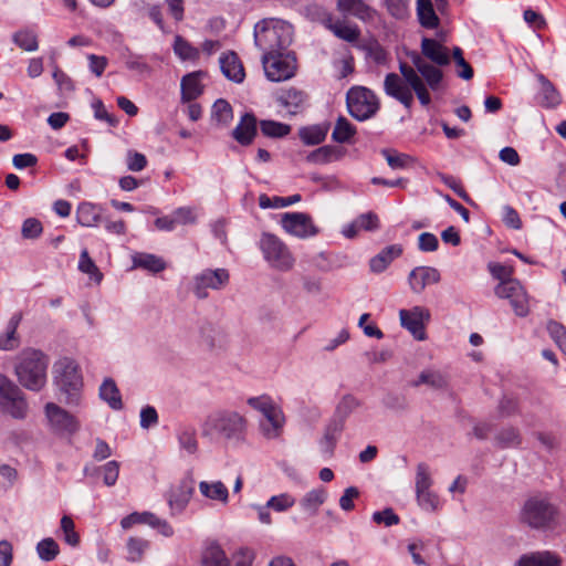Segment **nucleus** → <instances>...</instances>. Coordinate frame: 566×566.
Returning <instances> with one entry per match:
<instances>
[{
	"mask_svg": "<svg viewBox=\"0 0 566 566\" xmlns=\"http://www.w3.org/2000/svg\"><path fill=\"white\" fill-rule=\"evenodd\" d=\"M327 134L326 126H311L300 130V137L306 145H318L324 142Z\"/></svg>",
	"mask_w": 566,
	"mask_h": 566,
	"instance_id": "45",
	"label": "nucleus"
},
{
	"mask_svg": "<svg viewBox=\"0 0 566 566\" xmlns=\"http://www.w3.org/2000/svg\"><path fill=\"white\" fill-rule=\"evenodd\" d=\"M97 472L102 473L103 482L105 485L113 486L116 484L118 475H119V463L115 460H112L99 468H93V469H90L88 467L84 468V473L86 475H94Z\"/></svg>",
	"mask_w": 566,
	"mask_h": 566,
	"instance_id": "37",
	"label": "nucleus"
},
{
	"mask_svg": "<svg viewBox=\"0 0 566 566\" xmlns=\"http://www.w3.org/2000/svg\"><path fill=\"white\" fill-rule=\"evenodd\" d=\"M19 321L13 318L9 322L8 331L0 336V349L12 350L18 346L17 327Z\"/></svg>",
	"mask_w": 566,
	"mask_h": 566,
	"instance_id": "53",
	"label": "nucleus"
},
{
	"mask_svg": "<svg viewBox=\"0 0 566 566\" xmlns=\"http://www.w3.org/2000/svg\"><path fill=\"white\" fill-rule=\"evenodd\" d=\"M417 15L423 28L434 29L439 25L440 20L431 0H417Z\"/></svg>",
	"mask_w": 566,
	"mask_h": 566,
	"instance_id": "35",
	"label": "nucleus"
},
{
	"mask_svg": "<svg viewBox=\"0 0 566 566\" xmlns=\"http://www.w3.org/2000/svg\"><path fill=\"white\" fill-rule=\"evenodd\" d=\"M255 553L241 547L234 555V566H253ZM201 566H232L231 559L223 547L216 541L208 542L201 552Z\"/></svg>",
	"mask_w": 566,
	"mask_h": 566,
	"instance_id": "7",
	"label": "nucleus"
},
{
	"mask_svg": "<svg viewBox=\"0 0 566 566\" xmlns=\"http://www.w3.org/2000/svg\"><path fill=\"white\" fill-rule=\"evenodd\" d=\"M496 441L502 448H511L521 443V437L514 428H505L499 432Z\"/></svg>",
	"mask_w": 566,
	"mask_h": 566,
	"instance_id": "56",
	"label": "nucleus"
},
{
	"mask_svg": "<svg viewBox=\"0 0 566 566\" xmlns=\"http://www.w3.org/2000/svg\"><path fill=\"white\" fill-rule=\"evenodd\" d=\"M212 117L220 124H228L232 117V107L226 99H218L212 106Z\"/></svg>",
	"mask_w": 566,
	"mask_h": 566,
	"instance_id": "52",
	"label": "nucleus"
},
{
	"mask_svg": "<svg viewBox=\"0 0 566 566\" xmlns=\"http://www.w3.org/2000/svg\"><path fill=\"white\" fill-rule=\"evenodd\" d=\"M55 382L66 396V403L77 405L83 386L78 365L70 358H62L54 365Z\"/></svg>",
	"mask_w": 566,
	"mask_h": 566,
	"instance_id": "5",
	"label": "nucleus"
},
{
	"mask_svg": "<svg viewBox=\"0 0 566 566\" xmlns=\"http://www.w3.org/2000/svg\"><path fill=\"white\" fill-rule=\"evenodd\" d=\"M198 488L200 494L207 500L221 504L229 502V490L222 481H201Z\"/></svg>",
	"mask_w": 566,
	"mask_h": 566,
	"instance_id": "27",
	"label": "nucleus"
},
{
	"mask_svg": "<svg viewBox=\"0 0 566 566\" xmlns=\"http://www.w3.org/2000/svg\"><path fill=\"white\" fill-rule=\"evenodd\" d=\"M426 385L434 390H443L449 385V379L446 373L436 368H426L420 371L418 378L413 380L412 386L419 387Z\"/></svg>",
	"mask_w": 566,
	"mask_h": 566,
	"instance_id": "24",
	"label": "nucleus"
},
{
	"mask_svg": "<svg viewBox=\"0 0 566 566\" xmlns=\"http://www.w3.org/2000/svg\"><path fill=\"white\" fill-rule=\"evenodd\" d=\"M433 480L431 471L427 463L421 462L417 465L415 478V491L418 505L428 512H436L440 509L439 496L431 491Z\"/></svg>",
	"mask_w": 566,
	"mask_h": 566,
	"instance_id": "11",
	"label": "nucleus"
},
{
	"mask_svg": "<svg viewBox=\"0 0 566 566\" xmlns=\"http://www.w3.org/2000/svg\"><path fill=\"white\" fill-rule=\"evenodd\" d=\"M174 52L182 61H196L200 52L180 35H176L174 41Z\"/></svg>",
	"mask_w": 566,
	"mask_h": 566,
	"instance_id": "41",
	"label": "nucleus"
},
{
	"mask_svg": "<svg viewBox=\"0 0 566 566\" xmlns=\"http://www.w3.org/2000/svg\"><path fill=\"white\" fill-rule=\"evenodd\" d=\"M126 165L128 170L138 172L146 168L147 158L142 153L136 150H128L126 154Z\"/></svg>",
	"mask_w": 566,
	"mask_h": 566,
	"instance_id": "57",
	"label": "nucleus"
},
{
	"mask_svg": "<svg viewBox=\"0 0 566 566\" xmlns=\"http://www.w3.org/2000/svg\"><path fill=\"white\" fill-rule=\"evenodd\" d=\"M265 421L261 422V430L264 437L268 439H274L279 437L283 424L285 422V417L282 409L275 403L263 413Z\"/></svg>",
	"mask_w": 566,
	"mask_h": 566,
	"instance_id": "22",
	"label": "nucleus"
},
{
	"mask_svg": "<svg viewBox=\"0 0 566 566\" xmlns=\"http://www.w3.org/2000/svg\"><path fill=\"white\" fill-rule=\"evenodd\" d=\"M49 357L40 349L24 348L15 358L14 374L24 388L40 391L46 384Z\"/></svg>",
	"mask_w": 566,
	"mask_h": 566,
	"instance_id": "2",
	"label": "nucleus"
},
{
	"mask_svg": "<svg viewBox=\"0 0 566 566\" xmlns=\"http://www.w3.org/2000/svg\"><path fill=\"white\" fill-rule=\"evenodd\" d=\"M262 64L268 80L271 82H282L294 76L296 70V60L290 52H277L273 54H263Z\"/></svg>",
	"mask_w": 566,
	"mask_h": 566,
	"instance_id": "12",
	"label": "nucleus"
},
{
	"mask_svg": "<svg viewBox=\"0 0 566 566\" xmlns=\"http://www.w3.org/2000/svg\"><path fill=\"white\" fill-rule=\"evenodd\" d=\"M431 318L430 311L423 306H413L399 311L400 325L407 329L416 340H426V325Z\"/></svg>",
	"mask_w": 566,
	"mask_h": 566,
	"instance_id": "15",
	"label": "nucleus"
},
{
	"mask_svg": "<svg viewBox=\"0 0 566 566\" xmlns=\"http://www.w3.org/2000/svg\"><path fill=\"white\" fill-rule=\"evenodd\" d=\"M421 53H412L411 64L399 63V72L388 73L384 80V91L405 108L413 105L415 95L422 106L431 103L429 90H440L443 81L442 66L450 63V51L442 39L422 38Z\"/></svg>",
	"mask_w": 566,
	"mask_h": 566,
	"instance_id": "1",
	"label": "nucleus"
},
{
	"mask_svg": "<svg viewBox=\"0 0 566 566\" xmlns=\"http://www.w3.org/2000/svg\"><path fill=\"white\" fill-rule=\"evenodd\" d=\"M538 81L541 83L539 105L546 108L557 107L562 102L559 92L544 75H539Z\"/></svg>",
	"mask_w": 566,
	"mask_h": 566,
	"instance_id": "33",
	"label": "nucleus"
},
{
	"mask_svg": "<svg viewBox=\"0 0 566 566\" xmlns=\"http://www.w3.org/2000/svg\"><path fill=\"white\" fill-rule=\"evenodd\" d=\"M355 133L356 129L349 120L344 116H339L332 133V138L336 143L344 144L348 143Z\"/></svg>",
	"mask_w": 566,
	"mask_h": 566,
	"instance_id": "40",
	"label": "nucleus"
},
{
	"mask_svg": "<svg viewBox=\"0 0 566 566\" xmlns=\"http://www.w3.org/2000/svg\"><path fill=\"white\" fill-rule=\"evenodd\" d=\"M260 128L265 136L275 138L284 137L291 132L289 125L275 120H261Z\"/></svg>",
	"mask_w": 566,
	"mask_h": 566,
	"instance_id": "48",
	"label": "nucleus"
},
{
	"mask_svg": "<svg viewBox=\"0 0 566 566\" xmlns=\"http://www.w3.org/2000/svg\"><path fill=\"white\" fill-rule=\"evenodd\" d=\"M327 499V493L324 488H317L308 491L300 501L302 510L310 515H315L321 505Z\"/></svg>",
	"mask_w": 566,
	"mask_h": 566,
	"instance_id": "34",
	"label": "nucleus"
},
{
	"mask_svg": "<svg viewBox=\"0 0 566 566\" xmlns=\"http://www.w3.org/2000/svg\"><path fill=\"white\" fill-rule=\"evenodd\" d=\"M158 523V517L149 512H143V513H132L127 516H125L120 521V525L124 530H127L132 527L135 524H148L150 526L155 525V523Z\"/></svg>",
	"mask_w": 566,
	"mask_h": 566,
	"instance_id": "46",
	"label": "nucleus"
},
{
	"mask_svg": "<svg viewBox=\"0 0 566 566\" xmlns=\"http://www.w3.org/2000/svg\"><path fill=\"white\" fill-rule=\"evenodd\" d=\"M256 135V118L253 114H244L232 132L233 138L241 145H250Z\"/></svg>",
	"mask_w": 566,
	"mask_h": 566,
	"instance_id": "25",
	"label": "nucleus"
},
{
	"mask_svg": "<svg viewBox=\"0 0 566 566\" xmlns=\"http://www.w3.org/2000/svg\"><path fill=\"white\" fill-rule=\"evenodd\" d=\"M495 294L500 298H507L517 316L524 317L530 312L527 295L517 280L500 282L495 287Z\"/></svg>",
	"mask_w": 566,
	"mask_h": 566,
	"instance_id": "16",
	"label": "nucleus"
},
{
	"mask_svg": "<svg viewBox=\"0 0 566 566\" xmlns=\"http://www.w3.org/2000/svg\"><path fill=\"white\" fill-rule=\"evenodd\" d=\"M268 507L275 512H285L295 504V499L289 493H281L268 500Z\"/></svg>",
	"mask_w": 566,
	"mask_h": 566,
	"instance_id": "54",
	"label": "nucleus"
},
{
	"mask_svg": "<svg viewBox=\"0 0 566 566\" xmlns=\"http://www.w3.org/2000/svg\"><path fill=\"white\" fill-rule=\"evenodd\" d=\"M133 265L134 268H140L154 273L164 271L166 268L161 258L150 253H135L133 255Z\"/></svg>",
	"mask_w": 566,
	"mask_h": 566,
	"instance_id": "38",
	"label": "nucleus"
},
{
	"mask_svg": "<svg viewBox=\"0 0 566 566\" xmlns=\"http://www.w3.org/2000/svg\"><path fill=\"white\" fill-rule=\"evenodd\" d=\"M195 492V481L191 476L181 479L168 492L167 501L171 514H180L188 505Z\"/></svg>",
	"mask_w": 566,
	"mask_h": 566,
	"instance_id": "18",
	"label": "nucleus"
},
{
	"mask_svg": "<svg viewBox=\"0 0 566 566\" xmlns=\"http://www.w3.org/2000/svg\"><path fill=\"white\" fill-rule=\"evenodd\" d=\"M36 552L42 560H53L59 554V545L53 538H44L36 545Z\"/></svg>",
	"mask_w": 566,
	"mask_h": 566,
	"instance_id": "51",
	"label": "nucleus"
},
{
	"mask_svg": "<svg viewBox=\"0 0 566 566\" xmlns=\"http://www.w3.org/2000/svg\"><path fill=\"white\" fill-rule=\"evenodd\" d=\"M514 566H560V559L552 552L542 551L522 555Z\"/></svg>",
	"mask_w": 566,
	"mask_h": 566,
	"instance_id": "26",
	"label": "nucleus"
},
{
	"mask_svg": "<svg viewBox=\"0 0 566 566\" xmlns=\"http://www.w3.org/2000/svg\"><path fill=\"white\" fill-rule=\"evenodd\" d=\"M12 41L15 45L27 52H34L39 49L36 33L31 29H21L13 33Z\"/></svg>",
	"mask_w": 566,
	"mask_h": 566,
	"instance_id": "39",
	"label": "nucleus"
},
{
	"mask_svg": "<svg viewBox=\"0 0 566 566\" xmlns=\"http://www.w3.org/2000/svg\"><path fill=\"white\" fill-rule=\"evenodd\" d=\"M230 274L227 269H206L192 279V292L197 298L208 297V290H222L229 284Z\"/></svg>",
	"mask_w": 566,
	"mask_h": 566,
	"instance_id": "13",
	"label": "nucleus"
},
{
	"mask_svg": "<svg viewBox=\"0 0 566 566\" xmlns=\"http://www.w3.org/2000/svg\"><path fill=\"white\" fill-rule=\"evenodd\" d=\"M220 69L222 74L230 81L235 83L243 82L245 77L243 65L237 55V53L230 51L228 53H223L220 59Z\"/></svg>",
	"mask_w": 566,
	"mask_h": 566,
	"instance_id": "21",
	"label": "nucleus"
},
{
	"mask_svg": "<svg viewBox=\"0 0 566 566\" xmlns=\"http://www.w3.org/2000/svg\"><path fill=\"white\" fill-rule=\"evenodd\" d=\"M343 429L340 423L329 422L325 429L323 438L319 440V452L325 460L331 459L334 454L335 447L340 437Z\"/></svg>",
	"mask_w": 566,
	"mask_h": 566,
	"instance_id": "28",
	"label": "nucleus"
},
{
	"mask_svg": "<svg viewBox=\"0 0 566 566\" xmlns=\"http://www.w3.org/2000/svg\"><path fill=\"white\" fill-rule=\"evenodd\" d=\"M61 530L64 534V541L70 545V546H77L78 543H80V536L78 534L75 532V525H74V522L73 520L67 516V515H64L62 518H61Z\"/></svg>",
	"mask_w": 566,
	"mask_h": 566,
	"instance_id": "55",
	"label": "nucleus"
},
{
	"mask_svg": "<svg viewBox=\"0 0 566 566\" xmlns=\"http://www.w3.org/2000/svg\"><path fill=\"white\" fill-rule=\"evenodd\" d=\"M335 149L331 146H323L318 149L312 151L307 156V161L314 164H326L331 160L332 156L335 154Z\"/></svg>",
	"mask_w": 566,
	"mask_h": 566,
	"instance_id": "61",
	"label": "nucleus"
},
{
	"mask_svg": "<svg viewBox=\"0 0 566 566\" xmlns=\"http://www.w3.org/2000/svg\"><path fill=\"white\" fill-rule=\"evenodd\" d=\"M346 102L349 114L358 120L370 118L379 108L376 95L366 87H352L347 92Z\"/></svg>",
	"mask_w": 566,
	"mask_h": 566,
	"instance_id": "8",
	"label": "nucleus"
},
{
	"mask_svg": "<svg viewBox=\"0 0 566 566\" xmlns=\"http://www.w3.org/2000/svg\"><path fill=\"white\" fill-rule=\"evenodd\" d=\"M555 515V507L546 499L534 496L524 503L521 520L533 528H542L549 526Z\"/></svg>",
	"mask_w": 566,
	"mask_h": 566,
	"instance_id": "9",
	"label": "nucleus"
},
{
	"mask_svg": "<svg viewBox=\"0 0 566 566\" xmlns=\"http://www.w3.org/2000/svg\"><path fill=\"white\" fill-rule=\"evenodd\" d=\"M205 76V72L196 71L181 78V102L190 103L202 94L203 85L201 81Z\"/></svg>",
	"mask_w": 566,
	"mask_h": 566,
	"instance_id": "20",
	"label": "nucleus"
},
{
	"mask_svg": "<svg viewBox=\"0 0 566 566\" xmlns=\"http://www.w3.org/2000/svg\"><path fill=\"white\" fill-rule=\"evenodd\" d=\"M280 224L286 233L298 239L312 238L319 232L312 217L304 212H285L281 216Z\"/></svg>",
	"mask_w": 566,
	"mask_h": 566,
	"instance_id": "14",
	"label": "nucleus"
},
{
	"mask_svg": "<svg viewBox=\"0 0 566 566\" xmlns=\"http://www.w3.org/2000/svg\"><path fill=\"white\" fill-rule=\"evenodd\" d=\"M381 155L385 157L388 166L391 169H405L413 163L411 156L402 153H398L394 149H382Z\"/></svg>",
	"mask_w": 566,
	"mask_h": 566,
	"instance_id": "44",
	"label": "nucleus"
},
{
	"mask_svg": "<svg viewBox=\"0 0 566 566\" xmlns=\"http://www.w3.org/2000/svg\"><path fill=\"white\" fill-rule=\"evenodd\" d=\"M140 427L143 429H149L158 423V413L151 406H146L140 410Z\"/></svg>",
	"mask_w": 566,
	"mask_h": 566,
	"instance_id": "64",
	"label": "nucleus"
},
{
	"mask_svg": "<svg viewBox=\"0 0 566 566\" xmlns=\"http://www.w3.org/2000/svg\"><path fill=\"white\" fill-rule=\"evenodd\" d=\"M76 219L83 227H96L102 221V207L92 202H82L76 209Z\"/></svg>",
	"mask_w": 566,
	"mask_h": 566,
	"instance_id": "30",
	"label": "nucleus"
},
{
	"mask_svg": "<svg viewBox=\"0 0 566 566\" xmlns=\"http://www.w3.org/2000/svg\"><path fill=\"white\" fill-rule=\"evenodd\" d=\"M125 65L127 69L132 71H136L139 74L150 73V66L145 62L142 55H137L134 53H128L125 59Z\"/></svg>",
	"mask_w": 566,
	"mask_h": 566,
	"instance_id": "58",
	"label": "nucleus"
},
{
	"mask_svg": "<svg viewBox=\"0 0 566 566\" xmlns=\"http://www.w3.org/2000/svg\"><path fill=\"white\" fill-rule=\"evenodd\" d=\"M373 521L377 524L392 526L399 523V516L392 511V509H385L384 511L374 512Z\"/></svg>",
	"mask_w": 566,
	"mask_h": 566,
	"instance_id": "59",
	"label": "nucleus"
},
{
	"mask_svg": "<svg viewBox=\"0 0 566 566\" xmlns=\"http://www.w3.org/2000/svg\"><path fill=\"white\" fill-rule=\"evenodd\" d=\"M409 286L416 294H420L427 285L436 284L440 281V273L431 266H417L409 273Z\"/></svg>",
	"mask_w": 566,
	"mask_h": 566,
	"instance_id": "19",
	"label": "nucleus"
},
{
	"mask_svg": "<svg viewBox=\"0 0 566 566\" xmlns=\"http://www.w3.org/2000/svg\"><path fill=\"white\" fill-rule=\"evenodd\" d=\"M78 270L87 275L95 282L101 283L103 279L102 272L96 266L95 262L91 259L86 249L82 250L78 261Z\"/></svg>",
	"mask_w": 566,
	"mask_h": 566,
	"instance_id": "43",
	"label": "nucleus"
},
{
	"mask_svg": "<svg viewBox=\"0 0 566 566\" xmlns=\"http://www.w3.org/2000/svg\"><path fill=\"white\" fill-rule=\"evenodd\" d=\"M0 407L17 419L24 418L28 410L22 390L4 375H0Z\"/></svg>",
	"mask_w": 566,
	"mask_h": 566,
	"instance_id": "10",
	"label": "nucleus"
},
{
	"mask_svg": "<svg viewBox=\"0 0 566 566\" xmlns=\"http://www.w3.org/2000/svg\"><path fill=\"white\" fill-rule=\"evenodd\" d=\"M293 28L279 19H263L254 25V43L263 54L285 51L292 43Z\"/></svg>",
	"mask_w": 566,
	"mask_h": 566,
	"instance_id": "3",
	"label": "nucleus"
},
{
	"mask_svg": "<svg viewBox=\"0 0 566 566\" xmlns=\"http://www.w3.org/2000/svg\"><path fill=\"white\" fill-rule=\"evenodd\" d=\"M42 224L38 219L29 218L22 224V235L25 239H35L42 233Z\"/></svg>",
	"mask_w": 566,
	"mask_h": 566,
	"instance_id": "62",
	"label": "nucleus"
},
{
	"mask_svg": "<svg viewBox=\"0 0 566 566\" xmlns=\"http://www.w3.org/2000/svg\"><path fill=\"white\" fill-rule=\"evenodd\" d=\"M180 449L188 455L195 454L198 450V441L193 429H182L178 433Z\"/></svg>",
	"mask_w": 566,
	"mask_h": 566,
	"instance_id": "47",
	"label": "nucleus"
},
{
	"mask_svg": "<svg viewBox=\"0 0 566 566\" xmlns=\"http://www.w3.org/2000/svg\"><path fill=\"white\" fill-rule=\"evenodd\" d=\"M149 544L146 539L140 537H130L127 541L128 560L139 562L148 548Z\"/></svg>",
	"mask_w": 566,
	"mask_h": 566,
	"instance_id": "49",
	"label": "nucleus"
},
{
	"mask_svg": "<svg viewBox=\"0 0 566 566\" xmlns=\"http://www.w3.org/2000/svg\"><path fill=\"white\" fill-rule=\"evenodd\" d=\"M329 28L337 38L347 42H355L360 35V31L356 25L343 21H337L331 24Z\"/></svg>",
	"mask_w": 566,
	"mask_h": 566,
	"instance_id": "42",
	"label": "nucleus"
},
{
	"mask_svg": "<svg viewBox=\"0 0 566 566\" xmlns=\"http://www.w3.org/2000/svg\"><path fill=\"white\" fill-rule=\"evenodd\" d=\"M410 0H385L387 11L391 17L398 20H405L409 17Z\"/></svg>",
	"mask_w": 566,
	"mask_h": 566,
	"instance_id": "50",
	"label": "nucleus"
},
{
	"mask_svg": "<svg viewBox=\"0 0 566 566\" xmlns=\"http://www.w3.org/2000/svg\"><path fill=\"white\" fill-rule=\"evenodd\" d=\"M247 419L234 410L219 409L211 412L203 424V434H216L226 440L239 441L247 431Z\"/></svg>",
	"mask_w": 566,
	"mask_h": 566,
	"instance_id": "4",
	"label": "nucleus"
},
{
	"mask_svg": "<svg viewBox=\"0 0 566 566\" xmlns=\"http://www.w3.org/2000/svg\"><path fill=\"white\" fill-rule=\"evenodd\" d=\"M259 248L271 268L286 272L294 266L295 259L292 252L277 235L263 232L260 237Z\"/></svg>",
	"mask_w": 566,
	"mask_h": 566,
	"instance_id": "6",
	"label": "nucleus"
},
{
	"mask_svg": "<svg viewBox=\"0 0 566 566\" xmlns=\"http://www.w3.org/2000/svg\"><path fill=\"white\" fill-rule=\"evenodd\" d=\"M439 247L438 238L430 232H423L418 238V248L422 252H433Z\"/></svg>",
	"mask_w": 566,
	"mask_h": 566,
	"instance_id": "63",
	"label": "nucleus"
},
{
	"mask_svg": "<svg viewBox=\"0 0 566 566\" xmlns=\"http://www.w3.org/2000/svg\"><path fill=\"white\" fill-rule=\"evenodd\" d=\"M337 9L345 15H350L361 21H370L375 14V10L364 0H338Z\"/></svg>",
	"mask_w": 566,
	"mask_h": 566,
	"instance_id": "23",
	"label": "nucleus"
},
{
	"mask_svg": "<svg viewBox=\"0 0 566 566\" xmlns=\"http://www.w3.org/2000/svg\"><path fill=\"white\" fill-rule=\"evenodd\" d=\"M360 406L361 401L355 396L350 394L343 396L336 406L334 418L331 422L340 423L344 430L346 419Z\"/></svg>",
	"mask_w": 566,
	"mask_h": 566,
	"instance_id": "29",
	"label": "nucleus"
},
{
	"mask_svg": "<svg viewBox=\"0 0 566 566\" xmlns=\"http://www.w3.org/2000/svg\"><path fill=\"white\" fill-rule=\"evenodd\" d=\"M88 61V69L90 71L96 76L101 77L105 71V69L108 65V60L105 56L96 55V54H88L87 55Z\"/></svg>",
	"mask_w": 566,
	"mask_h": 566,
	"instance_id": "60",
	"label": "nucleus"
},
{
	"mask_svg": "<svg viewBox=\"0 0 566 566\" xmlns=\"http://www.w3.org/2000/svg\"><path fill=\"white\" fill-rule=\"evenodd\" d=\"M45 416L56 433L72 434L78 430L80 424L75 417L53 402L46 403Z\"/></svg>",
	"mask_w": 566,
	"mask_h": 566,
	"instance_id": "17",
	"label": "nucleus"
},
{
	"mask_svg": "<svg viewBox=\"0 0 566 566\" xmlns=\"http://www.w3.org/2000/svg\"><path fill=\"white\" fill-rule=\"evenodd\" d=\"M402 253V249L400 245L394 244L382 249L377 255H375L370 262L369 266L371 272L381 273L384 272L388 265L400 254Z\"/></svg>",
	"mask_w": 566,
	"mask_h": 566,
	"instance_id": "31",
	"label": "nucleus"
},
{
	"mask_svg": "<svg viewBox=\"0 0 566 566\" xmlns=\"http://www.w3.org/2000/svg\"><path fill=\"white\" fill-rule=\"evenodd\" d=\"M306 97L303 91L290 88L277 97V102L281 106L286 108L290 114L294 115L304 107Z\"/></svg>",
	"mask_w": 566,
	"mask_h": 566,
	"instance_id": "32",
	"label": "nucleus"
},
{
	"mask_svg": "<svg viewBox=\"0 0 566 566\" xmlns=\"http://www.w3.org/2000/svg\"><path fill=\"white\" fill-rule=\"evenodd\" d=\"M99 397L114 410L123 408L120 392L113 379H105L99 387Z\"/></svg>",
	"mask_w": 566,
	"mask_h": 566,
	"instance_id": "36",
	"label": "nucleus"
}]
</instances>
